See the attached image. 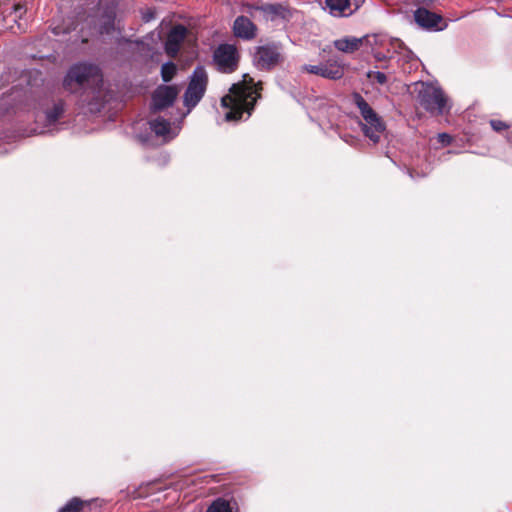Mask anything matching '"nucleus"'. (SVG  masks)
I'll return each instance as SVG.
<instances>
[{
    "label": "nucleus",
    "mask_w": 512,
    "mask_h": 512,
    "mask_svg": "<svg viewBox=\"0 0 512 512\" xmlns=\"http://www.w3.org/2000/svg\"><path fill=\"white\" fill-rule=\"evenodd\" d=\"M63 86L71 93L83 91L86 98L92 97L96 107L90 111L99 110L105 101L103 76L98 66L89 63H78L70 67L63 80Z\"/></svg>",
    "instance_id": "1"
},
{
    "label": "nucleus",
    "mask_w": 512,
    "mask_h": 512,
    "mask_svg": "<svg viewBox=\"0 0 512 512\" xmlns=\"http://www.w3.org/2000/svg\"><path fill=\"white\" fill-rule=\"evenodd\" d=\"M254 79L248 75H243L242 81L231 86L229 94L221 99V104L228 109L225 119L227 121L240 120L246 114V118L250 117L254 105L260 96L258 86Z\"/></svg>",
    "instance_id": "2"
},
{
    "label": "nucleus",
    "mask_w": 512,
    "mask_h": 512,
    "mask_svg": "<svg viewBox=\"0 0 512 512\" xmlns=\"http://www.w3.org/2000/svg\"><path fill=\"white\" fill-rule=\"evenodd\" d=\"M353 99L364 120L362 130L365 136L374 143L379 142L381 135L385 131V124L381 117L378 116V114L359 93H355L353 95Z\"/></svg>",
    "instance_id": "3"
},
{
    "label": "nucleus",
    "mask_w": 512,
    "mask_h": 512,
    "mask_svg": "<svg viewBox=\"0 0 512 512\" xmlns=\"http://www.w3.org/2000/svg\"><path fill=\"white\" fill-rule=\"evenodd\" d=\"M417 98L420 105L428 112L437 115L445 112L447 98L437 84L420 83Z\"/></svg>",
    "instance_id": "4"
},
{
    "label": "nucleus",
    "mask_w": 512,
    "mask_h": 512,
    "mask_svg": "<svg viewBox=\"0 0 512 512\" xmlns=\"http://www.w3.org/2000/svg\"><path fill=\"white\" fill-rule=\"evenodd\" d=\"M208 85V74L204 67L198 66L190 76L188 87L184 93L183 102L189 113L203 98Z\"/></svg>",
    "instance_id": "5"
},
{
    "label": "nucleus",
    "mask_w": 512,
    "mask_h": 512,
    "mask_svg": "<svg viewBox=\"0 0 512 512\" xmlns=\"http://www.w3.org/2000/svg\"><path fill=\"white\" fill-rule=\"evenodd\" d=\"M282 60L280 47L275 44L259 46L253 54V63L259 70H271Z\"/></svg>",
    "instance_id": "6"
},
{
    "label": "nucleus",
    "mask_w": 512,
    "mask_h": 512,
    "mask_svg": "<svg viewBox=\"0 0 512 512\" xmlns=\"http://www.w3.org/2000/svg\"><path fill=\"white\" fill-rule=\"evenodd\" d=\"M214 61L220 71L225 73L233 72L238 63L236 48L230 44L220 45L214 52Z\"/></svg>",
    "instance_id": "7"
},
{
    "label": "nucleus",
    "mask_w": 512,
    "mask_h": 512,
    "mask_svg": "<svg viewBox=\"0 0 512 512\" xmlns=\"http://www.w3.org/2000/svg\"><path fill=\"white\" fill-rule=\"evenodd\" d=\"M179 94V89L174 85H161L152 95L151 108L159 111L173 104Z\"/></svg>",
    "instance_id": "8"
},
{
    "label": "nucleus",
    "mask_w": 512,
    "mask_h": 512,
    "mask_svg": "<svg viewBox=\"0 0 512 512\" xmlns=\"http://www.w3.org/2000/svg\"><path fill=\"white\" fill-rule=\"evenodd\" d=\"M362 0H325L329 13L335 17H348L359 9Z\"/></svg>",
    "instance_id": "9"
},
{
    "label": "nucleus",
    "mask_w": 512,
    "mask_h": 512,
    "mask_svg": "<svg viewBox=\"0 0 512 512\" xmlns=\"http://www.w3.org/2000/svg\"><path fill=\"white\" fill-rule=\"evenodd\" d=\"M371 44V37L365 35L363 37L345 36L333 41V46L340 52L350 54L359 50L364 45Z\"/></svg>",
    "instance_id": "10"
},
{
    "label": "nucleus",
    "mask_w": 512,
    "mask_h": 512,
    "mask_svg": "<svg viewBox=\"0 0 512 512\" xmlns=\"http://www.w3.org/2000/svg\"><path fill=\"white\" fill-rule=\"evenodd\" d=\"M414 19L416 23L428 30H442L443 27L440 26L442 23V17L436 13H433L425 8H418L414 12Z\"/></svg>",
    "instance_id": "11"
},
{
    "label": "nucleus",
    "mask_w": 512,
    "mask_h": 512,
    "mask_svg": "<svg viewBox=\"0 0 512 512\" xmlns=\"http://www.w3.org/2000/svg\"><path fill=\"white\" fill-rule=\"evenodd\" d=\"M186 34L187 29L183 25H177L169 32L165 43V51L169 56L175 57L177 55Z\"/></svg>",
    "instance_id": "12"
},
{
    "label": "nucleus",
    "mask_w": 512,
    "mask_h": 512,
    "mask_svg": "<svg viewBox=\"0 0 512 512\" xmlns=\"http://www.w3.org/2000/svg\"><path fill=\"white\" fill-rule=\"evenodd\" d=\"M151 130L157 135L162 137L165 141L173 139L180 130L179 126H171V123L164 118H156L150 122Z\"/></svg>",
    "instance_id": "13"
},
{
    "label": "nucleus",
    "mask_w": 512,
    "mask_h": 512,
    "mask_svg": "<svg viewBox=\"0 0 512 512\" xmlns=\"http://www.w3.org/2000/svg\"><path fill=\"white\" fill-rule=\"evenodd\" d=\"M233 31L235 36L250 40L256 36L257 27L249 18L239 16L234 21Z\"/></svg>",
    "instance_id": "14"
},
{
    "label": "nucleus",
    "mask_w": 512,
    "mask_h": 512,
    "mask_svg": "<svg viewBox=\"0 0 512 512\" xmlns=\"http://www.w3.org/2000/svg\"><path fill=\"white\" fill-rule=\"evenodd\" d=\"M345 65L338 59H330L323 63L322 77L329 80H339L344 76Z\"/></svg>",
    "instance_id": "15"
},
{
    "label": "nucleus",
    "mask_w": 512,
    "mask_h": 512,
    "mask_svg": "<svg viewBox=\"0 0 512 512\" xmlns=\"http://www.w3.org/2000/svg\"><path fill=\"white\" fill-rule=\"evenodd\" d=\"M263 13L266 20L274 21L278 18H286L288 10L281 4H267L254 7Z\"/></svg>",
    "instance_id": "16"
},
{
    "label": "nucleus",
    "mask_w": 512,
    "mask_h": 512,
    "mask_svg": "<svg viewBox=\"0 0 512 512\" xmlns=\"http://www.w3.org/2000/svg\"><path fill=\"white\" fill-rule=\"evenodd\" d=\"M206 512H232V507L229 501L223 498H218L213 501Z\"/></svg>",
    "instance_id": "17"
},
{
    "label": "nucleus",
    "mask_w": 512,
    "mask_h": 512,
    "mask_svg": "<svg viewBox=\"0 0 512 512\" xmlns=\"http://www.w3.org/2000/svg\"><path fill=\"white\" fill-rule=\"evenodd\" d=\"M64 112V106L62 102L54 104L53 108L46 112V120L49 124L55 123Z\"/></svg>",
    "instance_id": "18"
},
{
    "label": "nucleus",
    "mask_w": 512,
    "mask_h": 512,
    "mask_svg": "<svg viewBox=\"0 0 512 512\" xmlns=\"http://www.w3.org/2000/svg\"><path fill=\"white\" fill-rule=\"evenodd\" d=\"M177 67L172 62H167L161 67V76L164 82H169L176 74Z\"/></svg>",
    "instance_id": "19"
},
{
    "label": "nucleus",
    "mask_w": 512,
    "mask_h": 512,
    "mask_svg": "<svg viewBox=\"0 0 512 512\" xmlns=\"http://www.w3.org/2000/svg\"><path fill=\"white\" fill-rule=\"evenodd\" d=\"M83 502L79 498H72L58 512H78Z\"/></svg>",
    "instance_id": "20"
},
{
    "label": "nucleus",
    "mask_w": 512,
    "mask_h": 512,
    "mask_svg": "<svg viewBox=\"0 0 512 512\" xmlns=\"http://www.w3.org/2000/svg\"><path fill=\"white\" fill-rule=\"evenodd\" d=\"M367 77L373 81V82H377L378 84H385L386 81H387V77L386 75L383 73V72H380V71H369L367 73Z\"/></svg>",
    "instance_id": "21"
},
{
    "label": "nucleus",
    "mask_w": 512,
    "mask_h": 512,
    "mask_svg": "<svg viewBox=\"0 0 512 512\" xmlns=\"http://www.w3.org/2000/svg\"><path fill=\"white\" fill-rule=\"evenodd\" d=\"M301 69L303 72L318 75V76L322 77L323 63H320L318 65H304V66H302Z\"/></svg>",
    "instance_id": "22"
},
{
    "label": "nucleus",
    "mask_w": 512,
    "mask_h": 512,
    "mask_svg": "<svg viewBox=\"0 0 512 512\" xmlns=\"http://www.w3.org/2000/svg\"><path fill=\"white\" fill-rule=\"evenodd\" d=\"M490 124H491V127L493 128V130H495V131H502V130L508 128L507 124L500 120H491Z\"/></svg>",
    "instance_id": "23"
},
{
    "label": "nucleus",
    "mask_w": 512,
    "mask_h": 512,
    "mask_svg": "<svg viewBox=\"0 0 512 512\" xmlns=\"http://www.w3.org/2000/svg\"><path fill=\"white\" fill-rule=\"evenodd\" d=\"M437 139L444 146L449 145L452 142V137L447 133L438 134Z\"/></svg>",
    "instance_id": "24"
},
{
    "label": "nucleus",
    "mask_w": 512,
    "mask_h": 512,
    "mask_svg": "<svg viewBox=\"0 0 512 512\" xmlns=\"http://www.w3.org/2000/svg\"><path fill=\"white\" fill-rule=\"evenodd\" d=\"M153 17H154V16H153V13H152V12H149L148 14H145V15L143 16V19H144L146 22H148V21H150Z\"/></svg>",
    "instance_id": "25"
}]
</instances>
